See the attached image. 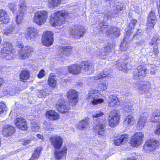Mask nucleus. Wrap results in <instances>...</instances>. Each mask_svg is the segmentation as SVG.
I'll return each mask as SVG.
<instances>
[{"label":"nucleus","mask_w":160,"mask_h":160,"mask_svg":"<svg viewBox=\"0 0 160 160\" xmlns=\"http://www.w3.org/2000/svg\"><path fill=\"white\" fill-rule=\"evenodd\" d=\"M93 69V65L87 62H83L81 63L80 65L73 64L68 67V72L74 75L79 74L82 70V72H86L88 71H92Z\"/></svg>","instance_id":"nucleus-1"},{"label":"nucleus","mask_w":160,"mask_h":160,"mask_svg":"<svg viewBox=\"0 0 160 160\" xmlns=\"http://www.w3.org/2000/svg\"><path fill=\"white\" fill-rule=\"evenodd\" d=\"M68 12L64 10L58 11L51 15L50 24L53 27L60 26L64 22L65 17L68 16Z\"/></svg>","instance_id":"nucleus-2"},{"label":"nucleus","mask_w":160,"mask_h":160,"mask_svg":"<svg viewBox=\"0 0 160 160\" xmlns=\"http://www.w3.org/2000/svg\"><path fill=\"white\" fill-rule=\"evenodd\" d=\"M48 17V12L45 10L39 11L36 12L33 17L34 22L38 25L44 24Z\"/></svg>","instance_id":"nucleus-3"},{"label":"nucleus","mask_w":160,"mask_h":160,"mask_svg":"<svg viewBox=\"0 0 160 160\" xmlns=\"http://www.w3.org/2000/svg\"><path fill=\"white\" fill-rule=\"evenodd\" d=\"M98 95L97 90H92L89 91L87 96V99L93 105L103 102V99L98 98Z\"/></svg>","instance_id":"nucleus-4"},{"label":"nucleus","mask_w":160,"mask_h":160,"mask_svg":"<svg viewBox=\"0 0 160 160\" xmlns=\"http://www.w3.org/2000/svg\"><path fill=\"white\" fill-rule=\"evenodd\" d=\"M120 118L116 110L111 112L108 117L109 126L111 127H115L119 123Z\"/></svg>","instance_id":"nucleus-5"},{"label":"nucleus","mask_w":160,"mask_h":160,"mask_svg":"<svg viewBox=\"0 0 160 160\" xmlns=\"http://www.w3.org/2000/svg\"><path fill=\"white\" fill-rule=\"evenodd\" d=\"M18 47L22 48L21 51L19 54V57L20 59H25L30 55V53L33 52V48L30 46L24 47L22 44L17 45Z\"/></svg>","instance_id":"nucleus-6"},{"label":"nucleus","mask_w":160,"mask_h":160,"mask_svg":"<svg viewBox=\"0 0 160 160\" xmlns=\"http://www.w3.org/2000/svg\"><path fill=\"white\" fill-rule=\"evenodd\" d=\"M159 145V143L158 140L151 139L145 142L143 146V148L146 152H150L158 148Z\"/></svg>","instance_id":"nucleus-7"},{"label":"nucleus","mask_w":160,"mask_h":160,"mask_svg":"<svg viewBox=\"0 0 160 160\" xmlns=\"http://www.w3.org/2000/svg\"><path fill=\"white\" fill-rule=\"evenodd\" d=\"M70 32V34L75 38H79L82 36L85 32V30L83 26L75 25L72 28Z\"/></svg>","instance_id":"nucleus-8"},{"label":"nucleus","mask_w":160,"mask_h":160,"mask_svg":"<svg viewBox=\"0 0 160 160\" xmlns=\"http://www.w3.org/2000/svg\"><path fill=\"white\" fill-rule=\"evenodd\" d=\"M53 33L50 31L44 32L42 39L43 44L46 46H49L53 43Z\"/></svg>","instance_id":"nucleus-9"},{"label":"nucleus","mask_w":160,"mask_h":160,"mask_svg":"<svg viewBox=\"0 0 160 160\" xmlns=\"http://www.w3.org/2000/svg\"><path fill=\"white\" fill-rule=\"evenodd\" d=\"M67 97L70 101V104L71 106L76 105L78 102V97L77 92L74 89H69L67 93Z\"/></svg>","instance_id":"nucleus-10"},{"label":"nucleus","mask_w":160,"mask_h":160,"mask_svg":"<svg viewBox=\"0 0 160 160\" xmlns=\"http://www.w3.org/2000/svg\"><path fill=\"white\" fill-rule=\"evenodd\" d=\"M70 103L66 102L61 98L56 104V107L58 112L62 113L67 112L70 109Z\"/></svg>","instance_id":"nucleus-11"},{"label":"nucleus","mask_w":160,"mask_h":160,"mask_svg":"<svg viewBox=\"0 0 160 160\" xmlns=\"http://www.w3.org/2000/svg\"><path fill=\"white\" fill-rule=\"evenodd\" d=\"M136 85L138 88L140 93L147 94L149 92V90L151 86L148 82H145L144 81H138L136 83Z\"/></svg>","instance_id":"nucleus-12"},{"label":"nucleus","mask_w":160,"mask_h":160,"mask_svg":"<svg viewBox=\"0 0 160 160\" xmlns=\"http://www.w3.org/2000/svg\"><path fill=\"white\" fill-rule=\"evenodd\" d=\"M132 31H133V30L131 29L126 32L124 40L121 42L120 46V49L122 51H123L126 50L128 47V42L131 41L132 38V37H131L132 34L131 32Z\"/></svg>","instance_id":"nucleus-13"},{"label":"nucleus","mask_w":160,"mask_h":160,"mask_svg":"<svg viewBox=\"0 0 160 160\" xmlns=\"http://www.w3.org/2000/svg\"><path fill=\"white\" fill-rule=\"evenodd\" d=\"M143 135L141 132L136 133L131 140V144L133 147L139 146L142 143Z\"/></svg>","instance_id":"nucleus-14"},{"label":"nucleus","mask_w":160,"mask_h":160,"mask_svg":"<svg viewBox=\"0 0 160 160\" xmlns=\"http://www.w3.org/2000/svg\"><path fill=\"white\" fill-rule=\"evenodd\" d=\"M50 141L54 148L57 149L60 148L62 143V138L57 135L52 136L50 138Z\"/></svg>","instance_id":"nucleus-15"},{"label":"nucleus","mask_w":160,"mask_h":160,"mask_svg":"<svg viewBox=\"0 0 160 160\" xmlns=\"http://www.w3.org/2000/svg\"><path fill=\"white\" fill-rule=\"evenodd\" d=\"M111 47L109 46H106L100 49L96 52L98 58L100 59H104L108 53L111 51Z\"/></svg>","instance_id":"nucleus-16"},{"label":"nucleus","mask_w":160,"mask_h":160,"mask_svg":"<svg viewBox=\"0 0 160 160\" xmlns=\"http://www.w3.org/2000/svg\"><path fill=\"white\" fill-rule=\"evenodd\" d=\"M147 73L146 68L141 66H139L137 68L135 69L134 72V77L135 79H140L141 78H137V77H143Z\"/></svg>","instance_id":"nucleus-17"},{"label":"nucleus","mask_w":160,"mask_h":160,"mask_svg":"<svg viewBox=\"0 0 160 160\" xmlns=\"http://www.w3.org/2000/svg\"><path fill=\"white\" fill-rule=\"evenodd\" d=\"M37 30L36 28L33 27L28 28L27 30L26 38L28 41H33L37 35Z\"/></svg>","instance_id":"nucleus-18"},{"label":"nucleus","mask_w":160,"mask_h":160,"mask_svg":"<svg viewBox=\"0 0 160 160\" xmlns=\"http://www.w3.org/2000/svg\"><path fill=\"white\" fill-rule=\"evenodd\" d=\"M15 124L16 127L20 130H24L27 129L28 127L26 121L23 118H18L15 120Z\"/></svg>","instance_id":"nucleus-19"},{"label":"nucleus","mask_w":160,"mask_h":160,"mask_svg":"<svg viewBox=\"0 0 160 160\" xmlns=\"http://www.w3.org/2000/svg\"><path fill=\"white\" fill-rule=\"evenodd\" d=\"M120 29L117 27H111L107 31L106 35L109 37L116 38L120 34Z\"/></svg>","instance_id":"nucleus-20"},{"label":"nucleus","mask_w":160,"mask_h":160,"mask_svg":"<svg viewBox=\"0 0 160 160\" xmlns=\"http://www.w3.org/2000/svg\"><path fill=\"white\" fill-rule=\"evenodd\" d=\"M15 52V51L14 49L12 51L2 49L0 52V56L6 60H10L12 58L13 54Z\"/></svg>","instance_id":"nucleus-21"},{"label":"nucleus","mask_w":160,"mask_h":160,"mask_svg":"<svg viewBox=\"0 0 160 160\" xmlns=\"http://www.w3.org/2000/svg\"><path fill=\"white\" fill-rule=\"evenodd\" d=\"M15 52V51L14 49L12 51L2 49L0 52V56L6 60H10L12 58L13 54Z\"/></svg>","instance_id":"nucleus-22"},{"label":"nucleus","mask_w":160,"mask_h":160,"mask_svg":"<svg viewBox=\"0 0 160 160\" xmlns=\"http://www.w3.org/2000/svg\"><path fill=\"white\" fill-rule=\"evenodd\" d=\"M156 17L155 13L153 12L152 11L150 13L148 18V23L147 28L148 29H150V28H153L156 22Z\"/></svg>","instance_id":"nucleus-23"},{"label":"nucleus","mask_w":160,"mask_h":160,"mask_svg":"<svg viewBox=\"0 0 160 160\" xmlns=\"http://www.w3.org/2000/svg\"><path fill=\"white\" fill-rule=\"evenodd\" d=\"M9 17L5 10L0 9V22L3 23H7L9 21Z\"/></svg>","instance_id":"nucleus-24"},{"label":"nucleus","mask_w":160,"mask_h":160,"mask_svg":"<svg viewBox=\"0 0 160 160\" xmlns=\"http://www.w3.org/2000/svg\"><path fill=\"white\" fill-rule=\"evenodd\" d=\"M147 115V113L145 112L140 115L137 124V126L139 128V129L142 128L145 125L146 120L147 119V117H146Z\"/></svg>","instance_id":"nucleus-25"},{"label":"nucleus","mask_w":160,"mask_h":160,"mask_svg":"<svg viewBox=\"0 0 160 160\" xmlns=\"http://www.w3.org/2000/svg\"><path fill=\"white\" fill-rule=\"evenodd\" d=\"M96 120H98L97 122H98V124L94 127L93 128L95 130L98 132L99 135H103L104 134L105 130V125L104 124L99 123L100 121L99 118Z\"/></svg>","instance_id":"nucleus-26"},{"label":"nucleus","mask_w":160,"mask_h":160,"mask_svg":"<svg viewBox=\"0 0 160 160\" xmlns=\"http://www.w3.org/2000/svg\"><path fill=\"white\" fill-rule=\"evenodd\" d=\"M112 77L110 74L104 71L103 72L99 73L97 76L91 78L92 80H98L100 79H111Z\"/></svg>","instance_id":"nucleus-27"},{"label":"nucleus","mask_w":160,"mask_h":160,"mask_svg":"<svg viewBox=\"0 0 160 160\" xmlns=\"http://www.w3.org/2000/svg\"><path fill=\"white\" fill-rule=\"evenodd\" d=\"M128 140V137L127 134L122 135L120 138L115 140L114 143L115 145L118 146L126 143Z\"/></svg>","instance_id":"nucleus-28"},{"label":"nucleus","mask_w":160,"mask_h":160,"mask_svg":"<svg viewBox=\"0 0 160 160\" xmlns=\"http://www.w3.org/2000/svg\"><path fill=\"white\" fill-rule=\"evenodd\" d=\"M122 59L124 60V64L127 67V69L131 68V66L134 64L135 62V60L134 58L130 57L128 56H126Z\"/></svg>","instance_id":"nucleus-29"},{"label":"nucleus","mask_w":160,"mask_h":160,"mask_svg":"<svg viewBox=\"0 0 160 160\" xmlns=\"http://www.w3.org/2000/svg\"><path fill=\"white\" fill-rule=\"evenodd\" d=\"M46 115L47 118L52 120H56L59 118L58 114L53 110L47 111Z\"/></svg>","instance_id":"nucleus-30"},{"label":"nucleus","mask_w":160,"mask_h":160,"mask_svg":"<svg viewBox=\"0 0 160 160\" xmlns=\"http://www.w3.org/2000/svg\"><path fill=\"white\" fill-rule=\"evenodd\" d=\"M59 51L61 52L60 55L62 57L64 56H69L72 52V49L69 47H62L60 48Z\"/></svg>","instance_id":"nucleus-31"},{"label":"nucleus","mask_w":160,"mask_h":160,"mask_svg":"<svg viewBox=\"0 0 160 160\" xmlns=\"http://www.w3.org/2000/svg\"><path fill=\"white\" fill-rule=\"evenodd\" d=\"M67 152V148H64L62 150L55 152V157L58 159H60L62 158L65 159Z\"/></svg>","instance_id":"nucleus-32"},{"label":"nucleus","mask_w":160,"mask_h":160,"mask_svg":"<svg viewBox=\"0 0 160 160\" xmlns=\"http://www.w3.org/2000/svg\"><path fill=\"white\" fill-rule=\"evenodd\" d=\"M118 98L115 96H110L108 100L109 106L113 107L115 105L120 104Z\"/></svg>","instance_id":"nucleus-33"},{"label":"nucleus","mask_w":160,"mask_h":160,"mask_svg":"<svg viewBox=\"0 0 160 160\" xmlns=\"http://www.w3.org/2000/svg\"><path fill=\"white\" fill-rule=\"evenodd\" d=\"M116 65V68L119 70L126 71L127 69V67L124 64V60L122 58L120 59L117 62Z\"/></svg>","instance_id":"nucleus-34"},{"label":"nucleus","mask_w":160,"mask_h":160,"mask_svg":"<svg viewBox=\"0 0 160 160\" xmlns=\"http://www.w3.org/2000/svg\"><path fill=\"white\" fill-rule=\"evenodd\" d=\"M135 122V119L133 116L131 115L127 116L125 118L123 123L127 126L133 125Z\"/></svg>","instance_id":"nucleus-35"},{"label":"nucleus","mask_w":160,"mask_h":160,"mask_svg":"<svg viewBox=\"0 0 160 160\" xmlns=\"http://www.w3.org/2000/svg\"><path fill=\"white\" fill-rule=\"evenodd\" d=\"M15 132L14 128L11 126H8L2 130L3 134L5 136H10Z\"/></svg>","instance_id":"nucleus-36"},{"label":"nucleus","mask_w":160,"mask_h":160,"mask_svg":"<svg viewBox=\"0 0 160 160\" xmlns=\"http://www.w3.org/2000/svg\"><path fill=\"white\" fill-rule=\"evenodd\" d=\"M0 93L2 95L10 94L13 95L14 94V92L11 86L5 87L2 90H0Z\"/></svg>","instance_id":"nucleus-37"},{"label":"nucleus","mask_w":160,"mask_h":160,"mask_svg":"<svg viewBox=\"0 0 160 160\" xmlns=\"http://www.w3.org/2000/svg\"><path fill=\"white\" fill-rule=\"evenodd\" d=\"M160 112L158 110H156L152 114L151 121L153 122H157L160 119Z\"/></svg>","instance_id":"nucleus-38"},{"label":"nucleus","mask_w":160,"mask_h":160,"mask_svg":"<svg viewBox=\"0 0 160 160\" xmlns=\"http://www.w3.org/2000/svg\"><path fill=\"white\" fill-rule=\"evenodd\" d=\"M61 2V0H49L48 6L50 8H53L60 5Z\"/></svg>","instance_id":"nucleus-39"},{"label":"nucleus","mask_w":160,"mask_h":160,"mask_svg":"<svg viewBox=\"0 0 160 160\" xmlns=\"http://www.w3.org/2000/svg\"><path fill=\"white\" fill-rule=\"evenodd\" d=\"M88 119L83 120L79 122L77 126V128L80 130H83L87 128L88 126Z\"/></svg>","instance_id":"nucleus-40"},{"label":"nucleus","mask_w":160,"mask_h":160,"mask_svg":"<svg viewBox=\"0 0 160 160\" xmlns=\"http://www.w3.org/2000/svg\"><path fill=\"white\" fill-rule=\"evenodd\" d=\"M41 149L42 148L41 147H37L34 151L30 160H33L34 159H37L39 157Z\"/></svg>","instance_id":"nucleus-41"},{"label":"nucleus","mask_w":160,"mask_h":160,"mask_svg":"<svg viewBox=\"0 0 160 160\" xmlns=\"http://www.w3.org/2000/svg\"><path fill=\"white\" fill-rule=\"evenodd\" d=\"M15 27L12 25H11L6 28L3 31V34L5 35H8L12 33V32L15 29Z\"/></svg>","instance_id":"nucleus-42"},{"label":"nucleus","mask_w":160,"mask_h":160,"mask_svg":"<svg viewBox=\"0 0 160 160\" xmlns=\"http://www.w3.org/2000/svg\"><path fill=\"white\" fill-rule=\"evenodd\" d=\"M104 13V15L108 20H111L112 18L116 17L117 15L116 12H111L109 10L106 12Z\"/></svg>","instance_id":"nucleus-43"},{"label":"nucleus","mask_w":160,"mask_h":160,"mask_svg":"<svg viewBox=\"0 0 160 160\" xmlns=\"http://www.w3.org/2000/svg\"><path fill=\"white\" fill-rule=\"evenodd\" d=\"M30 73L27 70L22 71L20 75V78L22 80H26L29 78Z\"/></svg>","instance_id":"nucleus-44"},{"label":"nucleus","mask_w":160,"mask_h":160,"mask_svg":"<svg viewBox=\"0 0 160 160\" xmlns=\"http://www.w3.org/2000/svg\"><path fill=\"white\" fill-rule=\"evenodd\" d=\"M2 49L4 50L12 51L14 49L12 48V45L9 42H6L2 45Z\"/></svg>","instance_id":"nucleus-45"},{"label":"nucleus","mask_w":160,"mask_h":160,"mask_svg":"<svg viewBox=\"0 0 160 160\" xmlns=\"http://www.w3.org/2000/svg\"><path fill=\"white\" fill-rule=\"evenodd\" d=\"M7 112L6 105L4 103L0 102V114L2 116H4Z\"/></svg>","instance_id":"nucleus-46"},{"label":"nucleus","mask_w":160,"mask_h":160,"mask_svg":"<svg viewBox=\"0 0 160 160\" xmlns=\"http://www.w3.org/2000/svg\"><path fill=\"white\" fill-rule=\"evenodd\" d=\"M19 5L20 7V13L24 15L27 8L26 4L25 3L24 1H21L20 2Z\"/></svg>","instance_id":"nucleus-47"},{"label":"nucleus","mask_w":160,"mask_h":160,"mask_svg":"<svg viewBox=\"0 0 160 160\" xmlns=\"http://www.w3.org/2000/svg\"><path fill=\"white\" fill-rule=\"evenodd\" d=\"M123 109L126 112L128 113L130 112L132 109V106L131 105H129L128 103H125L123 104Z\"/></svg>","instance_id":"nucleus-48"},{"label":"nucleus","mask_w":160,"mask_h":160,"mask_svg":"<svg viewBox=\"0 0 160 160\" xmlns=\"http://www.w3.org/2000/svg\"><path fill=\"white\" fill-rule=\"evenodd\" d=\"M47 89H45L43 90L40 91V92L38 94V96L39 98H42L45 97L49 94L48 92H46Z\"/></svg>","instance_id":"nucleus-49"},{"label":"nucleus","mask_w":160,"mask_h":160,"mask_svg":"<svg viewBox=\"0 0 160 160\" xmlns=\"http://www.w3.org/2000/svg\"><path fill=\"white\" fill-rule=\"evenodd\" d=\"M23 15H24L22 13H20V12L19 14H18L16 20V22L17 24H19L21 23L22 22Z\"/></svg>","instance_id":"nucleus-50"},{"label":"nucleus","mask_w":160,"mask_h":160,"mask_svg":"<svg viewBox=\"0 0 160 160\" xmlns=\"http://www.w3.org/2000/svg\"><path fill=\"white\" fill-rule=\"evenodd\" d=\"M103 114L102 112L100 111H96L93 113L92 116L94 118H99Z\"/></svg>","instance_id":"nucleus-51"},{"label":"nucleus","mask_w":160,"mask_h":160,"mask_svg":"<svg viewBox=\"0 0 160 160\" xmlns=\"http://www.w3.org/2000/svg\"><path fill=\"white\" fill-rule=\"evenodd\" d=\"M54 124L51 123H48L46 128V131H51L53 130L54 128Z\"/></svg>","instance_id":"nucleus-52"},{"label":"nucleus","mask_w":160,"mask_h":160,"mask_svg":"<svg viewBox=\"0 0 160 160\" xmlns=\"http://www.w3.org/2000/svg\"><path fill=\"white\" fill-rule=\"evenodd\" d=\"M8 6L12 12L15 11L16 9V5L14 3H9L8 5Z\"/></svg>","instance_id":"nucleus-53"},{"label":"nucleus","mask_w":160,"mask_h":160,"mask_svg":"<svg viewBox=\"0 0 160 160\" xmlns=\"http://www.w3.org/2000/svg\"><path fill=\"white\" fill-rule=\"evenodd\" d=\"M158 39V36H154L152 38L151 41L150 42V44L152 45L156 44L157 43V40Z\"/></svg>","instance_id":"nucleus-54"},{"label":"nucleus","mask_w":160,"mask_h":160,"mask_svg":"<svg viewBox=\"0 0 160 160\" xmlns=\"http://www.w3.org/2000/svg\"><path fill=\"white\" fill-rule=\"evenodd\" d=\"M48 85L52 87H55L57 86V81H48Z\"/></svg>","instance_id":"nucleus-55"},{"label":"nucleus","mask_w":160,"mask_h":160,"mask_svg":"<svg viewBox=\"0 0 160 160\" xmlns=\"http://www.w3.org/2000/svg\"><path fill=\"white\" fill-rule=\"evenodd\" d=\"M45 74L44 73V71L43 69H41L39 72V73L38 75V77L39 78H41L44 76Z\"/></svg>","instance_id":"nucleus-56"},{"label":"nucleus","mask_w":160,"mask_h":160,"mask_svg":"<svg viewBox=\"0 0 160 160\" xmlns=\"http://www.w3.org/2000/svg\"><path fill=\"white\" fill-rule=\"evenodd\" d=\"M101 89L104 91L107 89V86L106 83L102 82V84L99 85L98 86Z\"/></svg>","instance_id":"nucleus-57"},{"label":"nucleus","mask_w":160,"mask_h":160,"mask_svg":"<svg viewBox=\"0 0 160 160\" xmlns=\"http://www.w3.org/2000/svg\"><path fill=\"white\" fill-rule=\"evenodd\" d=\"M137 22V20L134 19L132 20L129 24V27L131 28H133L134 27Z\"/></svg>","instance_id":"nucleus-58"},{"label":"nucleus","mask_w":160,"mask_h":160,"mask_svg":"<svg viewBox=\"0 0 160 160\" xmlns=\"http://www.w3.org/2000/svg\"><path fill=\"white\" fill-rule=\"evenodd\" d=\"M57 79V76L54 73H51L48 80H55Z\"/></svg>","instance_id":"nucleus-59"},{"label":"nucleus","mask_w":160,"mask_h":160,"mask_svg":"<svg viewBox=\"0 0 160 160\" xmlns=\"http://www.w3.org/2000/svg\"><path fill=\"white\" fill-rule=\"evenodd\" d=\"M39 127L38 124H36L34 126H32V130L34 132H37L39 130Z\"/></svg>","instance_id":"nucleus-60"},{"label":"nucleus","mask_w":160,"mask_h":160,"mask_svg":"<svg viewBox=\"0 0 160 160\" xmlns=\"http://www.w3.org/2000/svg\"><path fill=\"white\" fill-rule=\"evenodd\" d=\"M114 8V12H116L117 14L119 11H121L122 10V8L119 5H117L116 6H115Z\"/></svg>","instance_id":"nucleus-61"},{"label":"nucleus","mask_w":160,"mask_h":160,"mask_svg":"<svg viewBox=\"0 0 160 160\" xmlns=\"http://www.w3.org/2000/svg\"><path fill=\"white\" fill-rule=\"evenodd\" d=\"M153 52L155 56H157L158 53V47L157 46H155L154 47Z\"/></svg>","instance_id":"nucleus-62"},{"label":"nucleus","mask_w":160,"mask_h":160,"mask_svg":"<svg viewBox=\"0 0 160 160\" xmlns=\"http://www.w3.org/2000/svg\"><path fill=\"white\" fill-rule=\"evenodd\" d=\"M135 31H137V32L135 34H133V38H135V37H137V36L140 33H141L142 31V30L140 29H138L137 30V29H135Z\"/></svg>","instance_id":"nucleus-63"},{"label":"nucleus","mask_w":160,"mask_h":160,"mask_svg":"<svg viewBox=\"0 0 160 160\" xmlns=\"http://www.w3.org/2000/svg\"><path fill=\"white\" fill-rule=\"evenodd\" d=\"M157 5L158 9V12L160 18V0H157Z\"/></svg>","instance_id":"nucleus-64"}]
</instances>
